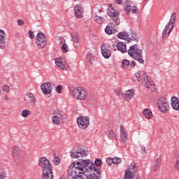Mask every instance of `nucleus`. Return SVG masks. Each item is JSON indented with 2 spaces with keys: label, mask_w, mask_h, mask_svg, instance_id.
Masks as SVG:
<instances>
[{
  "label": "nucleus",
  "mask_w": 179,
  "mask_h": 179,
  "mask_svg": "<svg viewBox=\"0 0 179 179\" xmlns=\"http://www.w3.org/2000/svg\"><path fill=\"white\" fill-rule=\"evenodd\" d=\"M71 167L73 169L68 170L71 179H99V176L101 174L100 170L94 167V164L89 159H80L78 162H73ZM89 171L94 173H89Z\"/></svg>",
  "instance_id": "obj_1"
},
{
  "label": "nucleus",
  "mask_w": 179,
  "mask_h": 179,
  "mask_svg": "<svg viewBox=\"0 0 179 179\" xmlns=\"http://www.w3.org/2000/svg\"><path fill=\"white\" fill-rule=\"evenodd\" d=\"M135 78L138 80V82H141V85H143L146 89L150 90V92H155L156 90V85H155V82L152 80V78L148 76L146 73H136Z\"/></svg>",
  "instance_id": "obj_2"
},
{
  "label": "nucleus",
  "mask_w": 179,
  "mask_h": 179,
  "mask_svg": "<svg viewBox=\"0 0 179 179\" xmlns=\"http://www.w3.org/2000/svg\"><path fill=\"white\" fill-rule=\"evenodd\" d=\"M128 55L138 61L140 64H145V60H143V56L142 55V49L139 48L138 44H134L129 47L127 50Z\"/></svg>",
  "instance_id": "obj_3"
},
{
  "label": "nucleus",
  "mask_w": 179,
  "mask_h": 179,
  "mask_svg": "<svg viewBox=\"0 0 179 179\" xmlns=\"http://www.w3.org/2000/svg\"><path fill=\"white\" fill-rule=\"evenodd\" d=\"M73 96L76 100L83 101L89 99V92L85 88L77 87L73 90Z\"/></svg>",
  "instance_id": "obj_4"
},
{
  "label": "nucleus",
  "mask_w": 179,
  "mask_h": 179,
  "mask_svg": "<svg viewBox=\"0 0 179 179\" xmlns=\"http://www.w3.org/2000/svg\"><path fill=\"white\" fill-rule=\"evenodd\" d=\"M176 13H173L169 22L166 25L163 32H162V38L166 39L170 35V33H171V30H173V28L174 27V24H176Z\"/></svg>",
  "instance_id": "obj_5"
},
{
  "label": "nucleus",
  "mask_w": 179,
  "mask_h": 179,
  "mask_svg": "<svg viewBox=\"0 0 179 179\" xmlns=\"http://www.w3.org/2000/svg\"><path fill=\"white\" fill-rule=\"evenodd\" d=\"M107 15L110 16L111 20H113L116 26L120 24V11L114 9L113 4H109Z\"/></svg>",
  "instance_id": "obj_6"
},
{
  "label": "nucleus",
  "mask_w": 179,
  "mask_h": 179,
  "mask_svg": "<svg viewBox=\"0 0 179 179\" xmlns=\"http://www.w3.org/2000/svg\"><path fill=\"white\" fill-rule=\"evenodd\" d=\"M137 171L138 169L136 168V164H135L134 162L131 163V165L129 166V168L126 170L123 179H134L135 173Z\"/></svg>",
  "instance_id": "obj_7"
},
{
  "label": "nucleus",
  "mask_w": 179,
  "mask_h": 179,
  "mask_svg": "<svg viewBox=\"0 0 179 179\" xmlns=\"http://www.w3.org/2000/svg\"><path fill=\"white\" fill-rule=\"evenodd\" d=\"M35 43L39 48H44L45 45H47V38H45V34L42 32L38 33L35 39Z\"/></svg>",
  "instance_id": "obj_8"
},
{
  "label": "nucleus",
  "mask_w": 179,
  "mask_h": 179,
  "mask_svg": "<svg viewBox=\"0 0 179 179\" xmlns=\"http://www.w3.org/2000/svg\"><path fill=\"white\" fill-rule=\"evenodd\" d=\"M38 164L41 167L42 171L50 170L52 169L50 160L45 157H42L38 159Z\"/></svg>",
  "instance_id": "obj_9"
},
{
  "label": "nucleus",
  "mask_w": 179,
  "mask_h": 179,
  "mask_svg": "<svg viewBox=\"0 0 179 179\" xmlns=\"http://www.w3.org/2000/svg\"><path fill=\"white\" fill-rule=\"evenodd\" d=\"M77 123L80 129H86L90 124V118L87 116H80L77 118Z\"/></svg>",
  "instance_id": "obj_10"
},
{
  "label": "nucleus",
  "mask_w": 179,
  "mask_h": 179,
  "mask_svg": "<svg viewBox=\"0 0 179 179\" xmlns=\"http://www.w3.org/2000/svg\"><path fill=\"white\" fill-rule=\"evenodd\" d=\"M62 118H64L62 112L59 110H53L52 113V124H55V125H59V124L62 122Z\"/></svg>",
  "instance_id": "obj_11"
},
{
  "label": "nucleus",
  "mask_w": 179,
  "mask_h": 179,
  "mask_svg": "<svg viewBox=\"0 0 179 179\" xmlns=\"http://www.w3.org/2000/svg\"><path fill=\"white\" fill-rule=\"evenodd\" d=\"M71 157L73 159H79L83 156H87V151L82 148H78V150H73L70 154Z\"/></svg>",
  "instance_id": "obj_12"
},
{
  "label": "nucleus",
  "mask_w": 179,
  "mask_h": 179,
  "mask_svg": "<svg viewBox=\"0 0 179 179\" xmlns=\"http://www.w3.org/2000/svg\"><path fill=\"white\" fill-rule=\"evenodd\" d=\"M157 105L161 113H167L169 111V102H167L166 98H159L158 99Z\"/></svg>",
  "instance_id": "obj_13"
},
{
  "label": "nucleus",
  "mask_w": 179,
  "mask_h": 179,
  "mask_svg": "<svg viewBox=\"0 0 179 179\" xmlns=\"http://www.w3.org/2000/svg\"><path fill=\"white\" fill-rule=\"evenodd\" d=\"M124 12L126 14L129 15V13H139V10H138V7L133 6H131V1L126 0L124 1Z\"/></svg>",
  "instance_id": "obj_14"
},
{
  "label": "nucleus",
  "mask_w": 179,
  "mask_h": 179,
  "mask_svg": "<svg viewBox=\"0 0 179 179\" xmlns=\"http://www.w3.org/2000/svg\"><path fill=\"white\" fill-rule=\"evenodd\" d=\"M101 54L103 58L108 59L111 57V47L108 44L103 43L101 46Z\"/></svg>",
  "instance_id": "obj_15"
},
{
  "label": "nucleus",
  "mask_w": 179,
  "mask_h": 179,
  "mask_svg": "<svg viewBox=\"0 0 179 179\" xmlns=\"http://www.w3.org/2000/svg\"><path fill=\"white\" fill-rule=\"evenodd\" d=\"M41 89L43 94H51L52 92V84L51 83H44L41 85Z\"/></svg>",
  "instance_id": "obj_16"
},
{
  "label": "nucleus",
  "mask_w": 179,
  "mask_h": 179,
  "mask_svg": "<svg viewBox=\"0 0 179 179\" xmlns=\"http://www.w3.org/2000/svg\"><path fill=\"white\" fill-rule=\"evenodd\" d=\"M55 65L57 66V68H59V69H62V71L66 70V62H65V59L62 57H56L55 59Z\"/></svg>",
  "instance_id": "obj_17"
},
{
  "label": "nucleus",
  "mask_w": 179,
  "mask_h": 179,
  "mask_svg": "<svg viewBox=\"0 0 179 179\" xmlns=\"http://www.w3.org/2000/svg\"><path fill=\"white\" fill-rule=\"evenodd\" d=\"M85 13V9L83 8V6L80 4H77L74 7V13L76 15V17L78 19H82L83 17V13Z\"/></svg>",
  "instance_id": "obj_18"
},
{
  "label": "nucleus",
  "mask_w": 179,
  "mask_h": 179,
  "mask_svg": "<svg viewBox=\"0 0 179 179\" xmlns=\"http://www.w3.org/2000/svg\"><path fill=\"white\" fill-rule=\"evenodd\" d=\"M6 48V34L2 29H0V48L5 50Z\"/></svg>",
  "instance_id": "obj_19"
},
{
  "label": "nucleus",
  "mask_w": 179,
  "mask_h": 179,
  "mask_svg": "<svg viewBox=\"0 0 179 179\" xmlns=\"http://www.w3.org/2000/svg\"><path fill=\"white\" fill-rule=\"evenodd\" d=\"M42 178L43 179H54V173H52V168L51 169H47L42 171Z\"/></svg>",
  "instance_id": "obj_20"
},
{
  "label": "nucleus",
  "mask_w": 179,
  "mask_h": 179,
  "mask_svg": "<svg viewBox=\"0 0 179 179\" xmlns=\"http://www.w3.org/2000/svg\"><path fill=\"white\" fill-rule=\"evenodd\" d=\"M10 153L13 157H19L20 156V148L17 145L11 147Z\"/></svg>",
  "instance_id": "obj_21"
},
{
  "label": "nucleus",
  "mask_w": 179,
  "mask_h": 179,
  "mask_svg": "<svg viewBox=\"0 0 179 179\" xmlns=\"http://www.w3.org/2000/svg\"><path fill=\"white\" fill-rule=\"evenodd\" d=\"M162 166V158H157L151 166V170L154 172L159 171Z\"/></svg>",
  "instance_id": "obj_22"
},
{
  "label": "nucleus",
  "mask_w": 179,
  "mask_h": 179,
  "mask_svg": "<svg viewBox=\"0 0 179 179\" xmlns=\"http://www.w3.org/2000/svg\"><path fill=\"white\" fill-rule=\"evenodd\" d=\"M171 106L173 110L179 111V99L177 97L173 96L171 98Z\"/></svg>",
  "instance_id": "obj_23"
},
{
  "label": "nucleus",
  "mask_w": 179,
  "mask_h": 179,
  "mask_svg": "<svg viewBox=\"0 0 179 179\" xmlns=\"http://www.w3.org/2000/svg\"><path fill=\"white\" fill-rule=\"evenodd\" d=\"M143 115L147 120H152V118H153V113H152V110H150V109H144L143 111Z\"/></svg>",
  "instance_id": "obj_24"
},
{
  "label": "nucleus",
  "mask_w": 179,
  "mask_h": 179,
  "mask_svg": "<svg viewBox=\"0 0 179 179\" xmlns=\"http://www.w3.org/2000/svg\"><path fill=\"white\" fill-rule=\"evenodd\" d=\"M117 48L120 52H127V45L124 42H119L117 44Z\"/></svg>",
  "instance_id": "obj_25"
},
{
  "label": "nucleus",
  "mask_w": 179,
  "mask_h": 179,
  "mask_svg": "<svg viewBox=\"0 0 179 179\" xmlns=\"http://www.w3.org/2000/svg\"><path fill=\"white\" fill-rule=\"evenodd\" d=\"M128 37H129V34L125 31L117 34V38L122 40H128Z\"/></svg>",
  "instance_id": "obj_26"
},
{
  "label": "nucleus",
  "mask_w": 179,
  "mask_h": 179,
  "mask_svg": "<svg viewBox=\"0 0 179 179\" xmlns=\"http://www.w3.org/2000/svg\"><path fill=\"white\" fill-rule=\"evenodd\" d=\"M85 61L87 66H92V65H93V57L92 56V54H87Z\"/></svg>",
  "instance_id": "obj_27"
},
{
  "label": "nucleus",
  "mask_w": 179,
  "mask_h": 179,
  "mask_svg": "<svg viewBox=\"0 0 179 179\" xmlns=\"http://www.w3.org/2000/svg\"><path fill=\"white\" fill-rule=\"evenodd\" d=\"M71 40L73 43H80V36H79L78 33L74 32L71 34Z\"/></svg>",
  "instance_id": "obj_28"
},
{
  "label": "nucleus",
  "mask_w": 179,
  "mask_h": 179,
  "mask_svg": "<svg viewBox=\"0 0 179 179\" xmlns=\"http://www.w3.org/2000/svg\"><path fill=\"white\" fill-rule=\"evenodd\" d=\"M138 36L136 34H135V32H134V31H131V33L129 34V36L127 37L128 41H129V40H131L132 41H138Z\"/></svg>",
  "instance_id": "obj_29"
},
{
  "label": "nucleus",
  "mask_w": 179,
  "mask_h": 179,
  "mask_svg": "<svg viewBox=\"0 0 179 179\" xmlns=\"http://www.w3.org/2000/svg\"><path fill=\"white\" fill-rule=\"evenodd\" d=\"M124 97L126 100H131V99L134 97V92L132 90H127L124 94Z\"/></svg>",
  "instance_id": "obj_30"
},
{
  "label": "nucleus",
  "mask_w": 179,
  "mask_h": 179,
  "mask_svg": "<svg viewBox=\"0 0 179 179\" xmlns=\"http://www.w3.org/2000/svg\"><path fill=\"white\" fill-rule=\"evenodd\" d=\"M27 96L28 99L33 103V104H36V96H34V94L33 93H27Z\"/></svg>",
  "instance_id": "obj_31"
},
{
  "label": "nucleus",
  "mask_w": 179,
  "mask_h": 179,
  "mask_svg": "<svg viewBox=\"0 0 179 179\" xmlns=\"http://www.w3.org/2000/svg\"><path fill=\"white\" fill-rule=\"evenodd\" d=\"M122 68L123 69H128L129 68V60L124 59L122 62Z\"/></svg>",
  "instance_id": "obj_32"
},
{
  "label": "nucleus",
  "mask_w": 179,
  "mask_h": 179,
  "mask_svg": "<svg viewBox=\"0 0 179 179\" xmlns=\"http://www.w3.org/2000/svg\"><path fill=\"white\" fill-rule=\"evenodd\" d=\"M21 115L23 117V118H27L29 115H31V111L29 110H23Z\"/></svg>",
  "instance_id": "obj_33"
},
{
  "label": "nucleus",
  "mask_w": 179,
  "mask_h": 179,
  "mask_svg": "<svg viewBox=\"0 0 179 179\" xmlns=\"http://www.w3.org/2000/svg\"><path fill=\"white\" fill-rule=\"evenodd\" d=\"M105 33L109 35L114 34V33H115V29H113L110 26H107L105 29Z\"/></svg>",
  "instance_id": "obj_34"
},
{
  "label": "nucleus",
  "mask_w": 179,
  "mask_h": 179,
  "mask_svg": "<svg viewBox=\"0 0 179 179\" xmlns=\"http://www.w3.org/2000/svg\"><path fill=\"white\" fill-rule=\"evenodd\" d=\"M91 163H92V164H94L95 169H97L96 167H100V166H101V164H102L103 162H101V159H99V158H96V159H95V162H94L95 164H94L92 162H91Z\"/></svg>",
  "instance_id": "obj_35"
},
{
  "label": "nucleus",
  "mask_w": 179,
  "mask_h": 179,
  "mask_svg": "<svg viewBox=\"0 0 179 179\" xmlns=\"http://www.w3.org/2000/svg\"><path fill=\"white\" fill-rule=\"evenodd\" d=\"M94 20H95V22H96V23H99V24H101V23H103V22H104V18H103L99 15H96L94 17Z\"/></svg>",
  "instance_id": "obj_36"
},
{
  "label": "nucleus",
  "mask_w": 179,
  "mask_h": 179,
  "mask_svg": "<svg viewBox=\"0 0 179 179\" xmlns=\"http://www.w3.org/2000/svg\"><path fill=\"white\" fill-rule=\"evenodd\" d=\"M61 49H62V52H64V54L66 52H68L69 48H68V45H66V42L64 43V45H62V47L61 48Z\"/></svg>",
  "instance_id": "obj_37"
},
{
  "label": "nucleus",
  "mask_w": 179,
  "mask_h": 179,
  "mask_svg": "<svg viewBox=\"0 0 179 179\" xmlns=\"http://www.w3.org/2000/svg\"><path fill=\"white\" fill-rule=\"evenodd\" d=\"M120 135H128V132H127V130L125 129L124 126L120 127Z\"/></svg>",
  "instance_id": "obj_38"
},
{
  "label": "nucleus",
  "mask_w": 179,
  "mask_h": 179,
  "mask_svg": "<svg viewBox=\"0 0 179 179\" xmlns=\"http://www.w3.org/2000/svg\"><path fill=\"white\" fill-rule=\"evenodd\" d=\"M113 164H120L121 163L122 160L121 158L119 157H114L112 159Z\"/></svg>",
  "instance_id": "obj_39"
},
{
  "label": "nucleus",
  "mask_w": 179,
  "mask_h": 179,
  "mask_svg": "<svg viewBox=\"0 0 179 179\" xmlns=\"http://www.w3.org/2000/svg\"><path fill=\"white\" fill-rule=\"evenodd\" d=\"M120 136V141L121 142L125 143L128 141V137L126 135H121Z\"/></svg>",
  "instance_id": "obj_40"
},
{
  "label": "nucleus",
  "mask_w": 179,
  "mask_h": 179,
  "mask_svg": "<svg viewBox=\"0 0 179 179\" xmlns=\"http://www.w3.org/2000/svg\"><path fill=\"white\" fill-rule=\"evenodd\" d=\"M8 178V175L6 174V172H0V179H5Z\"/></svg>",
  "instance_id": "obj_41"
},
{
  "label": "nucleus",
  "mask_w": 179,
  "mask_h": 179,
  "mask_svg": "<svg viewBox=\"0 0 179 179\" xmlns=\"http://www.w3.org/2000/svg\"><path fill=\"white\" fill-rule=\"evenodd\" d=\"M10 90V87L8 85H4L3 86V91L6 92V93L9 92Z\"/></svg>",
  "instance_id": "obj_42"
},
{
  "label": "nucleus",
  "mask_w": 179,
  "mask_h": 179,
  "mask_svg": "<svg viewBox=\"0 0 179 179\" xmlns=\"http://www.w3.org/2000/svg\"><path fill=\"white\" fill-rule=\"evenodd\" d=\"M62 91V85H57L56 87V92L59 94H61Z\"/></svg>",
  "instance_id": "obj_43"
},
{
  "label": "nucleus",
  "mask_w": 179,
  "mask_h": 179,
  "mask_svg": "<svg viewBox=\"0 0 179 179\" xmlns=\"http://www.w3.org/2000/svg\"><path fill=\"white\" fill-rule=\"evenodd\" d=\"M29 37L31 40H33V38H34V32H33V31H29Z\"/></svg>",
  "instance_id": "obj_44"
},
{
  "label": "nucleus",
  "mask_w": 179,
  "mask_h": 179,
  "mask_svg": "<svg viewBox=\"0 0 179 179\" xmlns=\"http://www.w3.org/2000/svg\"><path fill=\"white\" fill-rule=\"evenodd\" d=\"M53 162L57 166L60 162V159L58 158V157H55L53 159Z\"/></svg>",
  "instance_id": "obj_45"
},
{
  "label": "nucleus",
  "mask_w": 179,
  "mask_h": 179,
  "mask_svg": "<svg viewBox=\"0 0 179 179\" xmlns=\"http://www.w3.org/2000/svg\"><path fill=\"white\" fill-rule=\"evenodd\" d=\"M65 43H66L65 39L62 38L60 40V41L59 42V47L62 48V45H64V44H65Z\"/></svg>",
  "instance_id": "obj_46"
},
{
  "label": "nucleus",
  "mask_w": 179,
  "mask_h": 179,
  "mask_svg": "<svg viewBox=\"0 0 179 179\" xmlns=\"http://www.w3.org/2000/svg\"><path fill=\"white\" fill-rule=\"evenodd\" d=\"M174 159L177 161L179 160V151H177L175 154H174Z\"/></svg>",
  "instance_id": "obj_47"
},
{
  "label": "nucleus",
  "mask_w": 179,
  "mask_h": 179,
  "mask_svg": "<svg viewBox=\"0 0 179 179\" xmlns=\"http://www.w3.org/2000/svg\"><path fill=\"white\" fill-rule=\"evenodd\" d=\"M17 22L19 26H23V24H24V21H23V20H18Z\"/></svg>",
  "instance_id": "obj_48"
},
{
  "label": "nucleus",
  "mask_w": 179,
  "mask_h": 179,
  "mask_svg": "<svg viewBox=\"0 0 179 179\" xmlns=\"http://www.w3.org/2000/svg\"><path fill=\"white\" fill-rule=\"evenodd\" d=\"M106 135H114V131L111 129H109L106 132Z\"/></svg>",
  "instance_id": "obj_49"
},
{
  "label": "nucleus",
  "mask_w": 179,
  "mask_h": 179,
  "mask_svg": "<svg viewBox=\"0 0 179 179\" xmlns=\"http://www.w3.org/2000/svg\"><path fill=\"white\" fill-rule=\"evenodd\" d=\"M115 94H116V96H121V90H115Z\"/></svg>",
  "instance_id": "obj_50"
},
{
  "label": "nucleus",
  "mask_w": 179,
  "mask_h": 179,
  "mask_svg": "<svg viewBox=\"0 0 179 179\" xmlns=\"http://www.w3.org/2000/svg\"><path fill=\"white\" fill-rule=\"evenodd\" d=\"M175 169L176 170H179V160H177L176 162H175Z\"/></svg>",
  "instance_id": "obj_51"
},
{
  "label": "nucleus",
  "mask_w": 179,
  "mask_h": 179,
  "mask_svg": "<svg viewBox=\"0 0 179 179\" xmlns=\"http://www.w3.org/2000/svg\"><path fill=\"white\" fill-rule=\"evenodd\" d=\"M141 153H146V148L143 145H141Z\"/></svg>",
  "instance_id": "obj_52"
},
{
  "label": "nucleus",
  "mask_w": 179,
  "mask_h": 179,
  "mask_svg": "<svg viewBox=\"0 0 179 179\" xmlns=\"http://www.w3.org/2000/svg\"><path fill=\"white\" fill-rule=\"evenodd\" d=\"M106 163H107L108 164H111L113 163V159H111V158H107V159H106Z\"/></svg>",
  "instance_id": "obj_53"
},
{
  "label": "nucleus",
  "mask_w": 179,
  "mask_h": 179,
  "mask_svg": "<svg viewBox=\"0 0 179 179\" xmlns=\"http://www.w3.org/2000/svg\"><path fill=\"white\" fill-rule=\"evenodd\" d=\"M122 1V0H115V2L116 3H117V5H121V2Z\"/></svg>",
  "instance_id": "obj_54"
},
{
  "label": "nucleus",
  "mask_w": 179,
  "mask_h": 179,
  "mask_svg": "<svg viewBox=\"0 0 179 179\" xmlns=\"http://www.w3.org/2000/svg\"><path fill=\"white\" fill-rule=\"evenodd\" d=\"M108 138L109 139H114V138H115V136L109 135V136H108Z\"/></svg>",
  "instance_id": "obj_55"
},
{
  "label": "nucleus",
  "mask_w": 179,
  "mask_h": 179,
  "mask_svg": "<svg viewBox=\"0 0 179 179\" xmlns=\"http://www.w3.org/2000/svg\"><path fill=\"white\" fill-rule=\"evenodd\" d=\"M131 66H135V65H136V64L135 63V61H132L130 64Z\"/></svg>",
  "instance_id": "obj_56"
},
{
  "label": "nucleus",
  "mask_w": 179,
  "mask_h": 179,
  "mask_svg": "<svg viewBox=\"0 0 179 179\" xmlns=\"http://www.w3.org/2000/svg\"><path fill=\"white\" fill-rule=\"evenodd\" d=\"M4 100H6V101H8V100H9V97L8 96H4Z\"/></svg>",
  "instance_id": "obj_57"
},
{
  "label": "nucleus",
  "mask_w": 179,
  "mask_h": 179,
  "mask_svg": "<svg viewBox=\"0 0 179 179\" xmlns=\"http://www.w3.org/2000/svg\"><path fill=\"white\" fill-rule=\"evenodd\" d=\"M144 1H147V0H144Z\"/></svg>",
  "instance_id": "obj_58"
}]
</instances>
